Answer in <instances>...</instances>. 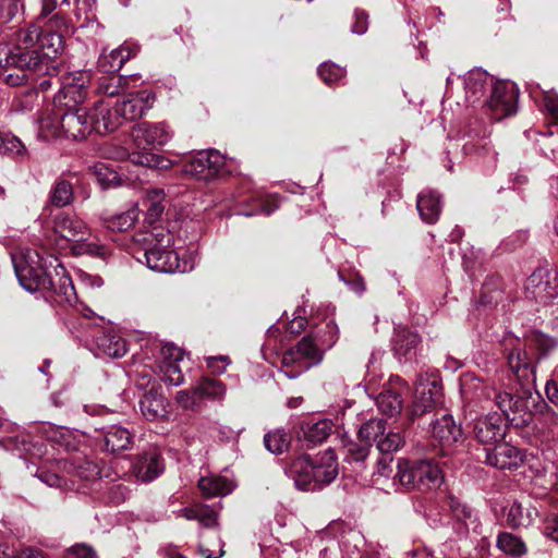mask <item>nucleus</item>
<instances>
[{
	"mask_svg": "<svg viewBox=\"0 0 558 558\" xmlns=\"http://www.w3.org/2000/svg\"><path fill=\"white\" fill-rule=\"evenodd\" d=\"M63 49V37L56 32L43 31L37 24L20 28L10 45L0 44V78L20 86L28 80L27 72L53 75Z\"/></svg>",
	"mask_w": 558,
	"mask_h": 558,
	"instance_id": "nucleus-1",
	"label": "nucleus"
},
{
	"mask_svg": "<svg viewBox=\"0 0 558 558\" xmlns=\"http://www.w3.org/2000/svg\"><path fill=\"white\" fill-rule=\"evenodd\" d=\"M14 271L20 284L29 292L51 291L69 304L77 300L70 276L62 265L48 268L44 257L35 250H20L11 255Z\"/></svg>",
	"mask_w": 558,
	"mask_h": 558,
	"instance_id": "nucleus-2",
	"label": "nucleus"
},
{
	"mask_svg": "<svg viewBox=\"0 0 558 558\" xmlns=\"http://www.w3.org/2000/svg\"><path fill=\"white\" fill-rule=\"evenodd\" d=\"M171 136L172 132L165 122L138 123L132 130V138L134 145L141 150L128 153L122 149L117 153L114 158L123 159L128 157L133 165L154 169H168L171 166L170 160L151 150L166 145Z\"/></svg>",
	"mask_w": 558,
	"mask_h": 558,
	"instance_id": "nucleus-3",
	"label": "nucleus"
},
{
	"mask_svg": "<svg viewBox=\"0 0 558 558\" xmlns=\"http://www.w3.org/2000/svg\"><path fill=\"white\" fill-rule=\"evenodd\" d=\"M53 232L60 240L72 243L71 250L75 255H90L106 258L107 248L92 239L87 225L77 216L59 214L53 219Z\"/></svg>",
	"mask_w": 558,
	"mask_h": 558,
	"instance_id": "nucleus-4",
	"label": "nucleus"
},
{
	"mask_svg": "<svg viewBox=\"0 0 558 558\" xmlns=\"http://www.w3.org/2000/svg\"><path fill=\"white\" fill-rule=\"evenodd\" d=\"M502 354L507 364L522 387L525 395H531L535 388L536 363L525 350V343L512 333H507L502 341Z\"/></svg>",
	"mask_w": 558,
	"mask_h": 558,
	"instance_id": "nucleus-5",
	"label": "nucleus"
},
{
	"mask_svg": "<svg viewBox=\"0 0 558 558\" xmlns=\"http://www.w3.org/2000/svg\"><path fill=\"white\" fill-rule=\"evenodd\" d=\"M396 477L401 485L418 490L439 487L444 481L440 468L432 460H399Z\"/></svg>",
	"mask_w": 558,
	"mask_h": 558,
	"instance_id": "nucleus-6",
	"label": "nucleus"
},
{
	"mask_svg": "<svg viewBox=\"0 0 558 558\" xmlns=\"http://www.w3.org/2000/svg\"><path fill=\"white\" fill-rule=\"evenodd\" d=\"M324 352L311 337L302 338L295 348L288 350L282 356L281 372L288 378H296L304 371L322 362Z\"/></svg>",
	"mask_w": 558,
	"mask_h": 558,
	"instance_id": "nucleus-7",
	"label": "nucleus"
},
{
	"mask_svg": "<svg viewBox=\"0 0 558 558\" xmlns=\"http://www.w3.org/2000/svg\"><path fill=\"white\" fill-rule=\"evenodd\" d=\"M524 296L541 305L550 304L558 296L557 272L548 267L536 268L525 280Z\"/></svg>",
	"mask_w": 558,
	"mask_h": 558,
	"instance_id": "nucleus-8",
	"label": "nucleus"
},
{
	"mask_svg": "<svg viewBox=\"0 0 558 558\" xmlns=\"http://www.w3.org/2000/svg\"><path fill=\"white\" fill-rule=\"evenodd\" d=\"M226 157L216 149L199 150L189 155L183 163V170L199 180H211L227 172Z\"/></svg>",
	"mask_w": 558,
	"mask_h": 558,
	"instance_id": "nucleus-9",
	"label": "nucleus"
},
{
	"mask_svg": "<svg viewBox=\"0 0 558 558\" xmlns=\"http://www.w3.org/2000/svg\"><path fill=\"white\" fill-rule=\"evenodd\" d=\"M519 89L511 81L498 80L490 87V121H500L517 112Z\"/></svg>",
	"mask_w": 558,
	"mask_h": 558,
	"instance_id": "nucleus-10",
	"label": "nucleus"
},
{
	"mask_svg": "<svg viewBox=\"0 0 558 558\" xmlns=\"http://www.w3.org/2000/svg\"><path fill=\"white\" fill-rule=\"evenodd\" d=\"M183 355V350L173 343H166L160 348L156 373L163 383L171 386L183 384L184 376L180 367Z\"/></svg>",
	"mask_w": 558,
	"mask_h": 558,
	"instance_id": "nucleus-11",
	"label": "nucleus"
},
{
	"mask_svg": "<svg viewBox=\"0 0 558 558\" xmlns=\"http://www.w3.org/2000/svg\"><path fill=\"white\" fill-rule=\"evenodd\" d=\"M88 75L85 73L69 74L62 81V86L54 97V107L66 109L77 108L87 95L86 84Z\"/></svg>",
	"mask_w": 558,
	"mask_h": 558,
	"instance_id": "nucleus-12",
	"label": "nucleus"
},
{
	"mask_svg": "<svg viewBox=\"0 0 558 558\" xmlns=\"http://www.w3.org/2000/svg\"><path fill=\"white\" fill-rule=\"evenodd\" d=\"M155 95L148 89L129 93L116 104L121 124L124 121H134L143 117L153 107Z\"/></svg>",
	"mask_w": 558,
	"mask_h": 558,
	"instance_id": "nucleus-13",
	"label": "nucleus"
},
{
	"mask_svg": "<svg viewBox=\"0 0 558 558\" xmlns=\"http://www.w3.org/2000/svg\"><path fill=\"white\" fill-rule=\"evenodd\" d=\"M87 447L82 445L78 451H74L66 458H62L59 463L62 464L63 472L72 477L82 481L96 480L100 473L97 463L87 457Z\"/></svg>",
	"mask_w": 558,
	"mask_h": 558,
	"instance_id": "nucleus-14",
	"label": "nucleus"
},
{
	"mask_svg": "<svg viewBox=\"0 0 558 558\" xmlns=\"http://www.w3.org/2000/svg\"><path fill=\"white\" fill-rule=\"evenodd\" d=\"M495 404L500 410L504 420L515 427L524 426L532 420L525 401L522 398L514 399L509 392L496 395Z\"/></svg>",
	"mask_w": 558,
	"mask_h": 558,
	"instance_id": "nucleus-15",
	"label": "nucleus"
},
{
	"mask_svg": "<svg viewBox=\"0 0 558 558\" xmlns=\"http://www.w3.org/2000/svg\"><path fill=\"white\" fill-rule=\"evenodd\" d=\"M441 386L436 380L420 377L415 385V400L412 405V415L420 416L442 401Z\"/></svg>",
	"mask_w": 558,
	"mask_h": 558,
	"instance_id": "nucleus-16",
	"label": "nucleus"
},
{
	"mask_svg": "<svg viewBox=\"0 0 558 558\" xmlns=\"http://www.w3.org/2000/svg\"><path fill=\"white\" fill-rule=\"evenodd\" d=\"M407 390L408 385L400 377L391 379L376 398L379 411L388 416L400 414L403 407L402 393Z\"/></svg>",
	"mask_w": 558,
	"mask_h": 558,
	"instance_id": "nucleus-17",
	"label": "nucleus"
},
{
	"mask_svg": "<svg viewBox=\"0 0 558 558\" xmlns=\"http://www.w3.org/2000/svg\"><path fill=\"white\" fill-rule=\"evenodd\" d=\"M88 123L90 131L98 134L112 132L121 125L116 108L105 100H99L88 111Z\"/></svg>",
	"mask_w": 558,
	"mask_h": 558,
	"instance_id": "nucleus-18",
	"label": "nucleus"
},
{
	"mask_svg": "<svg viewBox=\"0 0 558 558\" xmlns=\"http://www.w3.org/2000/svg\"><path fill=\"white\" fill-rule=\"evenodd\" d=\"M61 128H63V137L74 141L85 138L92 133L87 110L84 108H62Z\"/></svg>",
	"mask_w": 558,
	"mask_h": 558,
	"instance_id": "nucleus-19",
	"label": "nucleus"
},
{
	"mask_svg": "<svg viewBox=\"0 0 558 558\" xmlns=\"http://www.w3.org/2000/svg\"><path fill=\"white\" fill-rule=\"evenodd\" d=\"M430 433L433 438L444 449H449L454 444L463 440L461 426L449 414H444L441 417L436 418L432 423Z\"/></svg>",
	"mask_w": 558,
	"mask_h": 558,
	"instance_id": "nucleus-20",
	"label": "nucleus"
},
{
	"mask_svg": "<svg viewBox=\"0 0 558 558\" xmlns=\"http://www.w3.org/2000/svg\"><path fill=\"white\" fill-rule=\"evenodd\" d=\"M143 258L147 267L157 272L179 270V257L174 251L162 247H145Z\"/></svg>",
	"mask_w": 558,
	"mask_h": 558,
	"instance_id": "nucleus-21",
	"label": "nucleus"
},
{
	"mask_svg": "<svg viewBox=\"0 0 558 558\" xmlns=\"http://www.w3.org/2000/svg\"><path fill=\"white\" fill-rule=\"evenodd\" d=\"M420 337L416 332L410 330L405 326H398L395 329L392 338V351L395 356L400 361H411L417 351Z\"/></svg>",
	"mask_w": 558,
	"mask_h": 558,
	"instance_id": "nucleus-22",
	"label": "nucleus"
},
{
	"mask_svg": "<svg viewBox=\"0 0 558 558\" xmlns=\"http://www.w3.org/2000/svg\"><path fill=\"white\" fill-rule=\"evenodd\" d=\"M133 470L137 480L142 482L154 481L165 470L161 454L156 450L144 452L138 456Z\"/></svg>",
	"mask_w": 558,
	"mask_h": 558,
	"instance_id": "nucleus-23",
	"label": "nucleus"
},
{
	"mask_svg": "<svg viewBox=\"0 0 558 558\" xmlns=\"http://www.w3.org/2000/svg\"><path fill=\"white\" fill-rule=\"evenodd\" d=\"M136 52L137 46L128 43L108 53L104 51L98 59V69L104 73L118 72Z\"/></svg>",
	"mask_w": 558,
	"mask_h": 558,
	"instance_id": "nucleus-24",
	"label": "nucleus"
},
{
	"mask_svg": "<svg viewBox=\"0 0 558 558\" xmlns=\"http://www.w3.org/2000/svg\"><path fill=\"white\" fill-rule=\"evenodd\" d=\"M290 476L293 478L295 486L301 490H316L318 484H314V465L313 459L302 456L295 459L289 469Z\"/></svg>",
	"mask_w": 558,
	"mask_h": 558,
	"instance_id": "nucleus-25",
	"label": "nucleus"
},
{
	"mask_svg": "<svg viewBox=\"0 0 558 558\" xmlns=\"http://www.w3.org/2000/svg\"><path fill=\"white\" fill-rule=\"evenodd\" d=\"M314 484H318V489L324 485L330 484L338 474V463L332 450H326L322 456L313 460Z\"/></svg>",
	"mask_w": 558,
	"mask_h": 558,
	"instance_id": "nucleus-26",
	"label": "nucleus"
},
{
	"mask_svg": "<svg viewBox=\"0 0 558 558\" xmlns=\"http://www.w3.org/2000/svg\"><path fill=\"white\" fill-rule=\"evenodd\" d=\"M44 435L48 441L68 453L78 451L83 445L76 434L63 426L48 425L44 429Z\"/></svg>",
	"mask_w": 558,
	"mask_h": 558,
	"instance_id": "nucleus-27",
	"label": "nucleus"
},
{
	"mask_svg": "<svg viewBox=\"0 0 558 558\" xmlns=\"http://www.w3.org/2000/svg\"><path fill=\"white\" fill-rule=\"evenodd\" d=\"M522 462V452L507 442L496 445L490 452V465L501 470L517 469Z\"/></svg>",
	"mask_w": 558,
	"mask_h": 558,
	"instance_id": "nucleus-28",
	"label": "nucleus"
},
{
	"mask_svg": "<svg viewBox=\"0 0 558 558\" xmlns=\"http://www.w3.org/2000/svg\"><path fill=\"white\" fill-rule=\"evenodd\" d=\"M133 445V434L121 425H111L104 432V446L109 452L129 450Z\"/></svg>",
	"mask_w": 558,
	"mask_h": 558,
	"instance_id": "nucleus-29",
	"label": "nucleus"
},
{
	"mask_svg": "<svg viewBox=\"0 0 558 558\" xmlns=\"http://www.w3.org/2000/svg\"><path fill=\"white\" fill-rule=\"evenodd\" d=\"M416 207L422 220L435 223L441 211L440 195L433 190H425L418 194Z\"/></svg>",
	"mask_w": 558,
	"mask_h": 558,
	"instance_id": "nucleus-30",
	"label": "nucleus"
},
{
	"mask_svg": "<svg viewBox=\"0 0 558 558\" xmlns=\"http://www.w3.org/2000/svg\"><path fill=\"white\" fill-rule=\"evenodd\" d=\"M525 342L537 353V361L550 356L558 349V338L538 329L530 330L525 335Z\"/></svg>",
	"mask_w": 558,
	"mask_h": 558,
	"instance_id": "nucleus-31",
	"label": "nucleus"
},
{
	"mask_svg": "<svg viewBox=\"0 0 558 558\" xmlns=\"http://www.w3.org/2000/svg\"><path fill=\"white\" fill-rule=\"evenodd\" d=\"M61 107L46 109L38 121V135L44 140H50L63 136L61 128Z\"/></svg>",
	"mask_w": 558,
	"mask_h": 558,
	"instance_id": "nucleus-32",
	"label": "nucleus"
},
{
	"mask_svg": "<svg viewBox=\"0 0 558 558\" xmlns=\"http://www.w3.org/2000/svg\"><path fill=\"white\" fill-rule=\"evenodd\" d=\"M487 72L482 69H473L468 73L465 78V93L470 102L483 100V105L487 104L485 97Z\"/></svg>",
	"mask_w": 558,
	"mask_h": 558,
	"instance_id": "nucleus-33",
	"label": "nucleus"
},
{
	"mask_svg": "<svg viewBox=\"0 0 558 558\" xmlns=\"http://www.w3.org/2000/svg\"><path fill=\"white\" fill-rule=\"evenodd\" d=\"M496 547L511 557H521L527 553L525 542L510 532H501L497 535Z\"/></svg>",
	"mask_w": 558,
	"mask_h": 558,
	"instance_id": "nucleus-34",
	"label": "nucleus"
},
{
	"mask_svg": "<svg viewBox=\"0 0 558 558\" xmlns=\"http://www.w3.org/2000/svg\"><path fill=\"white\" fill-rule=\"evenodd\" d=\"M98 350L109 357H121L126 353V343L118 335L105 332L96 340Z\"/></svg>",
	"mask_w": 558,
	"mask_h": 558,
	"instance_id": "nucleus-35",
	"label": "nucleus"
},
{
	"mask_svg": "<svg viewBox=\"0 0 558 558\" xmlns=\"http://www.w3.org/2000/svg\"><path fill=\"white\" fill-rule=\"evenodd\" d=\"M304 439L313 445L326 440L332 432L333 424L330 420L308 422L303 427Z\"/></svg>",
	"mask_w": 558,
	"mask_h": 558,
	"instance_id": "nucleus-36",
	"label": "nucleus"
},
{
	"mask_svg": "<svg viewBox=\"0 0 558 558\" xmlns=\"http://www.w3.org/2000/svg\"><path fill=\"white\" fill-rule=\"evenodd\" d=\"M198 487L207 497L222 496L232 492L233 486L230 481L221 476H205L198 481Z\"/></svg>",
	"mask_w": 558,
	"mask_h": 558,
	"instance_id": "nucleus-37",
	"label": "nucleus"
},
{
	"mask_svg": "<svg viewBox=\"0 0 558 558\" xmlns=\"http://www.w3.org/2000/svg\"><path fill=\"white\" fill-rule=\"evenodd\" d=\"M140 408L143 415L149 421L161 417L166 413L165 399L153 391H149L142 398Z\"/></svg>",
	"mask_w": 558,
	"mask_h": 558,
	"instance_id": "nucleus-38",
	"label": "nucleus"
},
{
	"mask_svg": "<svg viewBox=\"0 0 558 558\" xmlns=\"http://www.w3.org/2000/svg\"><path fill=\"white\" fill-rule=\"evenodd\" d=\"M226 391V386L216 378L204 377L196 385V393L199 395L201 400L220 401L223 399Z\"/></svg>",
	"mask_w": 558,
	"mask_h": 558,
	"instance_id": "nucleus-39",
	"label": "nucleus"
},
{
	"mask_svg": "<svg viewBox=\"0 0 558 558\" xmlns=\"http://www.w3.org/2000/svg\"><path fill=\"white\" fill-rule=\"evenodd\" d=\"M129 87V77L123 75H104L98 80L97 90L107 96H117Z\"/></svg>",
	"mask_w": 558,
	"mask_h": 558,
	"instance_id": "nucleus-40",
	"label": "nucleus"
},
{
	"mask_svg": "<svg viewBox=\"0 0 558 558\" xmlns=\"http://www.w3.org/2000/svg\"><path fill=\"white\" fill-rule=\"evenodd\" d=\"M165 193L161 190H151L146 194L143 205L146 208V219L149 223L157 221L163 213Z\"/></svg>",
	"mask_w": 558,
	"mask_h": 558,
	"instance_id": "nucleus-41",
	"label": "nucleus"
},
{
	"mask_svg": "<svg viewBox=\"0 0 558 558\" xmlns=\"http://www.w3.org/2000/svg\"><path fill=\"white\" fill-rule=\"evenodd\" d=\"M506 524L512 529L526 526L531 523V513L525 512L521 504L512 502L504 509Z\"/></svg>",
	"mask_w": 558,
	"mask_h": 558,
	"instance_id": "nucleus-42",
	"label": "nucleus"
},
{
	"mask_svg": "<svg viewBox=\"0 0 558 558\" xmlns=\"http://www.w3.org/2000/svg\"><path fill=\"white\" fill-rule=\"evenodd\" d=\"M140 210L133 206L128 211L114 215L106 220V226L112 231H126L134 226L138 219Z\"/></svg>",
	"mask_w": 558,
	"mask_h": 558,
	"instance_id": "nucleus-43",
	"label": "nucleus"
},
{
	"mask_svg": "<svg viewBox=\"0 0 558 558\" xmlns=\"http://www.w3.org/2000/svg\"><path fill=\"white\" fill-rule=\"evenodd\" d=\"M73 199V184L68 180H58L50 193V201L57 207H64Z\"/></svg>",
	"mask_w": 558,
	"mask_h": 558,
	"instance_id": "nucleus-44",
	"label": "nucleus"
},
{
	"mask_svg": "<svg viewBox=\"0 0 558 558\" xmlns=\"http://www.w3.org/2000/svg\"><path fill=\"white\" fill-rule=\"evenodd\" d=\"M385 432V426L381 420L373 418L364 423L359 428V438L363 444L371 446V442L378 440L380 435Z\"/></svg>",
	"mask_w": 558,
	"mask_h": 558,
	"instance_id": "nucleus-45",
	"label": "nucleus"
},
{
	"mask_svg": "<svg viewBox=\"0 0 558 558\" xmlns=\"http://www.w3.org/2000/svg\"><path fill=\"white\" fill-rule=\"evenodd\" d=\"M264 444L268 451L274 454H280L288 449L290 439L283 430H275L265 435Z\"/></svg>",
	"mask_w": 558,
	"mask_h": 558,
	"instance_id": "nucleus-46",
	"label": "nucleus"
},
{
	"mask_svg": "<svg viewBox=\"0 0 558 558\" xmlns=\"http://www.w3.org/2000/svg\"><path fill=\"white\" fill-rule=\"evenodd\" d=\"M404 445V437L400 432H388L380 435L377 440V449L381 453H392Z\"/></svg>",
	"mask_w": 558,
	"mask_h": 558,
	"instance_id": "nucleus-47",
	"label": "nucleus"
},
{
	"mask_svg": "<svg viewBox=\"0 0 558 558\" xmlns=\"http://www.w3.org/2000/svg\"><path fill=\"white\" fill-rule=\"evenodd\" d=\"M94 174L104 187L114 186L120 183V175L109 165L98 162L93 167Z\"/></svg>",
	"mask_w": 558,
	"mask_h": 558,
	"instance_id": "nucleus-48",
	"label": "nucleus"
},
{
	"mask_svg": "<svg viewBox=\"0 0 558 558\" xmlns=\"http://www.w3.org/2000/svg\"><path fill=\"white\" fill-rule=\"evenodd\" d=\"M26 148L24 144L11 133L0 132V154L24 156Z\"/></svg>",
	"mask_w": 558,
	"mask_h": 558,
	"instance_id": "nucleus-49",
	"label": "nucleus"
},
{
	"mask_svg": "<svg viewBox=\"0 0 558 558\" xmlns=\"http://www.w3.org/2000/svg\"><path fill=\"white\" fill-rule=\"evenodd\" d=\"M255 201L257 205L253 210H242L240 214L246 217L255 215H270L279 207L278 199L274 196L258 197Z\"/></svg>",
	"mask_w": 558,
	"mask_h": 558,
	"instance_id": "nucleus-50",
	"label": "nucleus"
},
{
	"mask_svg": "<svg viewBox=\"0 0 558 558\" xmlns=\"http://www.w3.org/2000/svg\"><path fill=\"white\" fill-rule=\"evenodd\" d=\"M149 244L148 247L168 248L173 241L172 234L160 227H154L147 238L144 239Z\"/></svg>",
	"mask_w": 558,
	"mask_h": 558,
	"instance_id": "nucleus-51",
	"label": "nucleus"
},
{
	"mask_svg": "<svg viewBox=\"0 0 558 558\" xmlns=\"http://www.w3.org/2000/svg\"><path fill=\"white\" fill-rule=\"evenodd\" d=\"M345 74L344 69L331 62H324L318 68V75L328 85L341 80Z\"/></svg>",
	"mask_w": 558,
	"mask_h": 558,
	"instance_id": "nucleus-52",
	"label": "nucleus"
},
{
	"mask_svg": "<svg viewBox=\"0 0 558 558\" xmlns=\"http://www.w3.org/2000/svg\"><path fill=\"white\" fill-rule=\"evenodd\" d=\"M38 478L50 487L62 489H70L74 484L73 478H68L65 474L60 475L53 472H41L38 474Z\"/></svg>",
	"mask_w": 558,
	"mask_h": 558,
	"instance_id": "nucleus-53",
	"label": "nucleus"
},
{
	"mask_svg": "<svg viewBox=\"0 0 558 558\" xmlns=\"http://www.w3.org/2000/svg\"><path fill=\"white\" fill-rule=\"evenodd\" d=\"M175 400L180 407L186 410H195L199 407L201 398L196 393V387L192 390H181L177 393Z\"/></svg>",
	"mask_w": 558,
	"mask_h": 558,
	"instance_id": "nucleus-54",
	"label": "nucleus"
},
{
	"mask_svg": "<svg viewBox=\"0 0 558 558\" xmlns=\"http://www.w3.org/2000/svg\"><path fill=\"white\" fill-rule=\"evenodd\" d=\"M19 0H2L0 2V20L2 22L11 21L20 9Z\"/></svg>",
	"mask_w": 558,
	"mask_h": 558,
	"instance_id": "nucleus-55",
	"label": "nucleus"
},
{
	"mask_svg": "<svg viewBox=\"0 0 558 558\" xmlns=\"http://www.w3.org/2000/svg\"><path fill=\"white\" fill-rule=\"evenodd\" d=\"M63 558H97L96 553L89 546L77 544L69 548Z\"/></svg>",
	"mask_w": 558,
	"mask_h": 558,
	"instance_id": "nucleus-56",
	"label": "nucleus"
},
{
	"mask_svg": "<svg viewBox=\"0 0 558 558\" xmlns=\"http://www.w3.org/2000/svg\"><path fill=\"white\" fill-rule=\"evenodd\" d=\"M197 520L203 526L211 527L217 524V512L210 509L208 506L199 507V513Z\"/></svg>",
	"mask_w": 558,
	"mask_h": 558,
	"instance_id": "nucleus-57",
	"label": "nucleus"
},
{
	"mask_svg": "<svg viewBox=\"0 0 558 558\" xmlns=\"http://www.w3.org/2000/svg\"><path fill=\"white\" fill-rule=\"evenodd\" d=\"M367 14L362 10L354 11V23L352 25V33L363 35L367 31Z\"/></svg>",
	"mask_w": 558,
	"mask_h": 558,
	"instance_id": "nucleus-58",
	"label": "nucleus"
},
{
	"mask_svg": "<svg viewBox=\"0 0 558 558\" xmlns=\"http://www.w3.org/2000/svg\"><path fill=\"white\" fill-rule=\"evenodd\" d=\"M368 452H369V446H367L365 444H362V445L353 444L349 447V459L351 461L362 462L367 458Z\"/></svg>",
	"mask_w": 558,
	"mask_h": 558,
	"instance_id": "nucleus-59",
	"label": "nucleus"
},
{
	"mask_svg": "<svg viewBox=\"0 0 558 558\" xmlns=\"http://www.w3.org/2000/svg\"><path fill=\"white\" fill-rule=\"evenodd\" d=\"M544 535L558 543V515H551L546 519Z\"/></svg>",
	"mask_w": 558,
	"mask_h": 558,
	"instance_id": "nucleus-60",
	"label": "nucleus"
},
{
	"mask_svg": "<svg viewBox=\"0 0 558 558\" xmlns=\"http://www.w3.org/2000/svg\"><path fill=\"white\" fill-rule=\"evenodd\" d=\"M80 283L85 288H99L102 286V280L99 276L90 275L84 271L78 274Z\"/></svg>",
	"mask_w": 558,
	"mask_h": 558,
	"instance_id": "nucleus-61",
	"label": "nucleus"
},
{
	"mask_svg": "<svg viewBox=\"0 0 558 558\" xmlns=\"http://www.w3.org/2000/svg\"><path fill=\"white\" fill-rule=\"evenodd\" d=\"M545 392L548 400L553 404L558 405V383L555 379L546 384Z\"/></svg>",
	"mask_w": 558,
	"mask_h": 558,
	"instance_id": "nucleus-62",
	"label": "nucleus"
},
{
	"mask_svg": "<svg viewBox=\"0 0 558 558\" xmlns=\"http://www.w3.org/2000/svg\"><path fill=\"white\" fill-rule=\"evenodd\" d=\"M483 426H486V418L484 420H480L475 426H474V434H475V437L482 442V444H486L488 441V436H487V433L486 430L484 429Z\"/></svg>",
	"mask_w": 558,
	"mask_h": 558,
	"instance_id": "nucleus-63",
	"label": "nucleus"
},
{
	"mask_svg": "<svg viewBox=\"0 0 558 558\" xmlns=\"http://www.w3.org/2000/svg\"><path fill=\"white\" fill-rule=\"evenodd\" d=\"M327 329H328V332H329V339H328V341L324 342V344L328 349H330L331 347H333V344L338 340V327H337V325L333 322H329L327 324Z\"/></svg>",
	"mask_w": 558,
	"mask_h": 558,
	"instance_id": "nucleus-64",
	"label": "nucleus"
}]
</instances>
